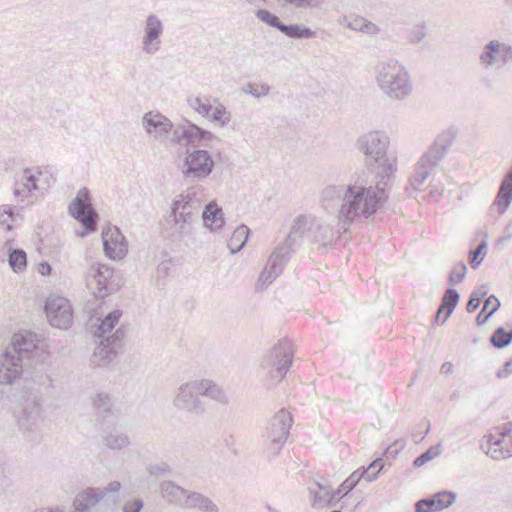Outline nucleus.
<instances>
[{
    "mask_svg": "<svg viewBox=\"0 0 512 512\" xmlns=\"http://www.w3.org/2000/svg\"><path fill=\"white\" fill-rule=\"evenodd\" d=\"M388 145L389 138L379 130L370 131L357 140V148L365 155L366 165L375 169V178H380L385 164H392L393 172L396 170L395 158L387 155Z\"/></svg>",
    "mask_w": 512,
    "mask_h": 512,
    "instance_id": "6",
    "label": "nucleus"
},
{
    "mask_svg": "<svg viewBox=\"0 0 512 512\" xmlns=\"http://www.w3.org/2000/svg\"><path fill=\"white\" fill-rule=\"evenodd\" d=\"M202 219L205 227L214 232H220L225 225L222 208L215 201L206 204L202 212Z\"/></svg>",
    "mask_w": 512,
    "mask_h": 512,
    "instance_id": "28",
    "label": "nucleus"
},
{
    "mask_svg": "<svg viewBox=\"0 0 512 512\" xmlns=\"http://www.w3.org/2000/svg\"><path fill=\"white\" fill-rule=\"evenodd\" d=\"M486 443L481 445L482 450L493 459L512 457V422L502 427H495L485 436Z\"/></svg>",
    "mask_w": 512,
    "mask_h": 512,
    "instance_id": "12",
    "label": "nucleus"
},
{
    "mask_svg": "<svg viewBox=\"0 0 512 512\" xmlns=\"http://www.w3.org/2000/svg\"><path fill=\"white\" fill-rule=\"evenodd\" d=\"M361 26L359 31L365 32L367 34H376L379 31V28L372 22H367L365 19H360Z\"/></svg>",
    "mask_w": 512,
    "mask_h": 512,
    "instance_id": "60",
    "label": "nucleus"
},
{
    "mask_svg": "<svg viewBox=\"0 0 512 512\" xmlns=\"http://www.w3.org/2000/svg\"><path fill=\"white\" fill-rule=\"evenodd\" d=\"M218 138L210 131L201 128L191 121L184 120L177 124L171 142L185 147L181 172L187 179H204L215 166L211 154L200 147H210Z\"/></svg>",
    "mask_w": 512,
    "mask_h": 512,
    "instance_id": "2",
    "label": "nucleus"
},
{
    "mask_svg": "<svg viewBox=\"0 0 512 512\" xmlns=\"http://www.w3.org/2000/svg\"><path fill=\"white\" fill-rule=\"evenodd\" d=\"M200 207L201 201L197 198L196 191L193 188L188 189L184 194H181L173 201L171 205V215L179 232H186L193 217L199 212Z\"/></svg>",
    "mask_w": 512,
    "mask_h": 512,
    "instance_id": "11",
    "label": "nucleus"
},
{
    "mask_svg": "<svg viewBox=\"0 0 512 512\" xmlns=\"http://www.w3.org/2000/svg\"><path fill=\"white\" fill-rule=\"evenodd\" d=\"M197 387L200 396L209 397L221 404H227L228 398L225 394V392L222 390L221 387L216 385L211 380L203 379L198 381L197 380Z\"/></svg>",
    "mask_w": 512,
    "mask_h": 512,
    "instance_id": "30",
    "label": "nucleus"
},
{
    "mask_svg": "<svg viewBox=\"0 0 512 512\" xmlns=\"http://www.w3.org/2000/svg\"><path fill=\"white\" fill-rule=\"evenodd\" d=\"M163 30V23L155 14L147 16L144 25V36L142 38V50L144 53L155 55L160 50V38Z\"/></svg>",
    "mask_w": 512,
    "mask_h": 512,
    "instance_id": "18",
    "label": "nucleus"
},
{
    "mask_svg": "<svg viewBox=\"0 0 512 512\" xmlns=\"http://www.w3.org/2000/svg\"><path fill=\"white\" fill-rule=\"evenodd\" d=\"M314 221L306 215H299L295 218L290 233L282 244L289 251L293 252L298 247L305 236L306 232L311 231Z\"/></svg>",
    "mask_w": 512,
    "mask_h": 512,
    "instance_id": "24",
    "label": "nucleus"
},
{
    "mask_svg": "<svg viewBox=\"0 0 512 512\" xmlns=\"http://www.w3.org/2000/svg\"><path fill=\"white\" fill-rule=\"evenodd\" d=\"M51 270L52 268L50 264L46 261L41 262L38 266V272L43 276L49 275L51 273Z\"/></svg>",
    "mask_w": 512,
    "mask_h": 512,
    "instance_id": "61",
    "label": "nucleus"
},
{
    "mask_svg": "<svg viewBox=\"0 0 512 512\" xmlns=\"http://www.w3.org/2000/svg\"><path fill=\"white\" fill-rule=\"evenodd\" d=\"M456 497V493L447 490H443L434 494L435 503L439 511L450 507L455 502Z\"/></svg>",
    "mask_w": 512,
    "mask_h": 512,
    "instance_id": "40",
    "label": "nucleus"
},
{
    "mask_svg": "<svg viewBox=\"0 0 512 512\" xmlns=\"http://www.w3.org/2000/svg\"><path fill=\"white\" fill-rule=\"evenodd\" d=\"M24 403L21 415L18 418L20 429L25 431L34 430L42 420L41 395L38 389L25 386Z\"/></svg>",
    "mask_w": 512,
    "mask_h": 512,
    "instance_id": "14",
    "label": "nucleus"
},
{
    "mask_svg": "<svg viewBox=\"0 0 512 512\" xmlns=\"http://www.w3.org/2000/svg\"><path fill=\"white\" fill-rule=\"evenodd\" d=\"M255 16L263 23L267 24L270 27L276 28L279 31H281V27H283L284 25V23L280 21L279 17L276 14L266 9L256 10Z\"/></svg>",
    "mask_w": 512,
    "mask_h": 512,
    "instance_id": "38",
    "label": "nucleus"
},
{
    "mask_svg": "<svg viewBox=\"0 0 512 512\" xmlns=\"http://www.w3.org/2000/svg\"><path fill=\"white\" fill-rule=\"evenodd\" d=\"M94 406L97 410L103 414V417H106L111 410L112 401L109 395L104 393H99L93 400Z\"/></svg>",
    "mask_w": 512,
    "mask_h": 512,
    "instance_id": "44",
    "label": "nucleus"
},
{
    "mask_svg": "<svg viewBox=\"0 0 512 512\" xmlns=\"http://www.w3.org/2000/svg\"><path fill=\"white\" fill-rule=\"evenodd\" d=\"M104 443L110 449L120 450L129 444V438L126 434L115 431L104 438Z\"/></svg>",
    "mask_w": 512,
    "mask_h": 512,
    "instance_id": "36",
    "label": "nucleus"
},
{
    "mask_svg": "<svg viewBox=\"0 0 512 512\" xmlns=\"http://www.w3.org/2000/svg\"><path fill=\"white\" fill-rule=\"evenodd\" d=\"M404 448V443L400 441H395L392 445L388 446L383 454V456L388 460L390 458H394L400 450Z\"/></svg>",
    "mask_w": 512,
    "mask_h": 512,
    "instance_id": "58",
    "label": "nucleus"
},
{
    "mask_svg": "<svg viewBox=\"0 0 512 512\" xmlns=\"http://www.w3.org/2000/svg\"><path fill=\"white\" fill-rule=\"evenodd\" d=\"M483 294H478V291H473L469 297L466 310L468 313L474 312L481 304Z\"/></svg>",
    "mask_w": 512,
    "mask_h": 512,
    "instance_id": "55",
    "label": "nucleus"
},
{
    "mask_svg": "<svg viewBox=\"0 0 512 512\" xmlns=\"http://www.w3.org/2000/svg\"><path fill=\"white\" fill-rule=\"evenodd\" d=\"M467 271V266L464 262L458 263L456 266H454L450 273H449V284L453 288V286L461 283L463 279L465 278Z\"/></svg>",
    "mask_w": 512,
    "mask_h": 512,
    "instance_id": "42",
    "label": "nucleus"
},
{
    "mask_svg": "<svg viewBox=\"0 0 512 512\" xmlns=\"http://www.w3.org/2000/svg\"><path fill=\"white\" fill-rule=\"evenodd\" d=\"M499 45H500V63H501V65H506V64L512 62V46L507 43L500 42V41H499Z\"/></svg>",
    "mask_w": 512,
    "mask_h": 512,
    "instance_id": "54",
    "label": "nucleus"
},
{
    "mask_svg": "<svg viewBox=\"0 0 512 512\" xmlns=\"http://www.w3.org/2000/svg\"><path fill=\"white\" fill-rule=\"evenodd\" d=\"M270 87L267 84H261L260 87H254L253 84L248 83L243 91L247 94L252 95L255 98L266 96L269 93Z\"/></svg>",
    "mask_w": 512,
    "mask_h": 512,
    "instance_id": "49",
    "label": "nucleus"
},
{
    "mask_svg": "<svg viewBox=\"0 0 512 512\" xmlns=\"http://www.w3.org/2000/svg\"><path fill=\"white\" fill-rule=\"evenodd\" d=\"M479 63L484 69L494 68L500 63L499 40H490L486 43L479 54Z\"/></svg>",
    "mask_w": 512,
    "mask_h": 512,
    "instance_id": "29",
    "label": "nucleus"
},
{
    "mask_svg": "<svg viewBox=\"0 0 512 512\" xmlns=\"http://www.w3.org/2000/svg\"><path fill=\"white\" fill-rule=\"evenodd\" d=\"M512 239V220L506 225L503 231V235L496 241V247L498 249H504L510 240Z\"/></svg>",
    "mask_w": 512,
    "mask_h": 512,
    "instance_id": "51",
    "label": "nucleus"
},
{
    "mask_svg": "<svg viewBox=\"0 0 512 512\" xmlns=\"http://www.w3.org/2000/svg\"><path fill=\"white\" fill-rule=\"evenodd\" d=\"M315 485L321 491H327V492L330 491L331 492L332 486L327 480H325L324 482L316 481Z\"/></svg>",
    "mask_w": 512,
    "mask_h": 512,
    "instance_id": "63",
    "label": "nucleus"
},
{
    "mask_svg": "<svg viewBox=\"0 0 512 512\" xmlns=\"http://www.w3.org/2000/svg\"><path fill=\"white\" fill-rule=\"evenodd\" d=\"M10 267L15 271L19 272L26 268L27 257L26 253L22 249H11L8 256Z\"/></svg>",
    "mask_w": 512,
    "mask_h": 512,
    "instance_id": "37",
    "label": "nucleus"
},
{
    "mask_svg": "<svg viewBox=\"0 0 512 512\" xmlns=\"http://www.w3.org/2000/svg\"><path fill=\"white\" fill-rule=\"evenodd\" d=\"M441 454L440 444L430 446L425 452L418 455V467L426 464L433 460L435 457Z\"/></svg>",
    "mask_w": 512,
    "mask_h": 512,
    "instance_id": "45",
    "label": "nucleus"
},
{
    "mask_svg": "<svg viewBox=\"0 0 512 512\" xmlns=\"http://www.w3.org/2000/svg\"><path fill=\"white\" fill-rule=\"evenodd\" d=\"M286 3L297 9H314L319 7L324 0H284Z\"/></svg>",
    "mask_w": 512,
    "mask_h": 512,
    "instance_id": "47",
    "label": "nucleus"
},
{
    "mask_svg": "<svg viewBox=\"0 0 512 512\" xmlns=\"http://www.w3.org/2000/svg\"><path fill=\"white\" fill-rule=\"evenodd\" d=\"M380 463L381 459H375L367 467H362L352 472L350 476L342 482L338 489H336V494L340 495V498H343L350 493L362 479L367 482L376 480L379 473L383 471V466H381L377 472H373L371 474L370 469L376 468Z\"/></svg>",
    "mask_w": 512,
    "mask_h": 512,
    "instance_id": "22",
    "label": "nucleus"
},
{
    "mask_svg": "<svg viewBox=\"0 0 512 512\" xmlns=\"http://www.w3.org/2000/svg\"><path fill=\"white\" fill-rule=\"evenodd\" d=\"M456 137V129L453 127L442 131L435 139L430 149L418 161V185L424 182L431 174V171L446 155L449 147Z\"/></svg>",
    "mask_w": 512,
    "mask_h": 512,
    "instance_id": "9",
    "label": "nucleus"
},
{
    "mask_svg": "<svg viewBox=\"0 0 512 512\" xmlns=\"http://www.w3.org/2000/svg\"><path fill=\"white\" fill-rule=\"evenodd\" d=\"M344 190L343 186H327L322 192V197L324 200H332L335 196L343 194Z\"/></svg>",
    "mask_w": 512,
    "mask_h": 512,
    "instance_id": "57",
    "label": "nucleus"
},
{
    "mask_svg": "<svg viewBox=\"0 0 512 512\" xmlns=\"http://www.w3.org/2000/svg\"><path fill=\"white\" fill-rule=\"evenodd\" d=\"M293 355L292 343L285 338L271 349L264 361V368L268 370L264 382L267 389H273L284 379L292 364Z\"/></svg>",
    "mask_w": 512,
    "mask_h": 512,
    "instance_id": "7",
    "label": "nucleus"
},
{
    "mask_svg": "<svg viewBox=\"0 0 512 512\" xmlns=\"http://www.w3.org/2000/svg\"><path fill=\"white\" fill-rule=\"evenodd\" d=\"M183 508L198 512L220 511L218 505L211 498L197 491H190L188 497L183 501Z\"/></svg>",
    "mask_w": 512,
    "mask_h": 512,
    "instance_id": "27",
    "label": "nucleus"
},
{
    "mask_svg": "<svg viewBox=\"0 0 512 512\" xmlns=\"http://www.w3.org/2000/svg\"><path fill=\"white\" fill-rule=\"evenodd\" d=\"M500 306V301H497V304H494L487 313H485L486 310L482 308V310L478 313L476 317V325H484L489 320V318L500 308Z\"/></svg>",
    "mask_w": 512,
    "mask_h": 512,
    "instance_id": "50",
    "label": "nucleus"
},
{
    "mask_svg": "<svg viewBox=\"0 0 512 512\" xmlns=\"http://www.w3.org/2000/svg\"><path fill=\"white\" fill-rule=\"evenodd\" d=\"M427 28H428V23L427 22H422L420 26H418V43L421 42L427 35Z\"/></svg>",
    "mask_w": 512,
    "mask_h": 512,
    "instance_id": "62",
    "label": "nucleus"
},
{
    "mask_svg": "<svg viewBox=\"0 0 512 512\" xmlns=\"http://www.w3.org/2000/svg\"><path fill=\"white\" fill-rule=\"evenodd\" d=\"M92 278L88 280V287L93 290L97 298H104L114 290L110 282L113 276V269L105 264H99L97 267H91Z\"/></svg>",
    "mask_w": 512,
    "mask_h": 512,
    "instance_id": "19",
    "label": "nucleus"
},
{
    "mask_svg": "<svg viewBox=\"0 0 512 512\" xmlns=\"http://www.w3.org/2000/svg\"><path fill=\"white\" fill-rule=\"evenodd\" d=\"M174 405L179 410H184L197 415L205 412V404L197 387V380L182 384L174 398Z\"/></svg>",
    "mask_w": 512,
    "mask_h": 512,
    "instance_id": "16",
    "label": "nucleus"
},
{
    "mask_svg": "<svg viewBox=\"0 0 512 512\" xmlns=\"http://www.w3.org/2000/svg\"><path fill=\"white\" fill-rule=\"evenodd\" d=\"M512 374V357L507 360L502 369L496 372V377L499 379L508 378Z\"/></svg>",
    "mask_w": 512,
    "mask_h": 512,
    "instance_id": "59",
    "label": "nucleus"
},
{
    "mask_svg": "<svg viewBox=\"0 0 512 512\" xmlns=\"http://www.w3.org/2000/svg\"><path fill=\"white\" fill-rule=\"evenodd\" d=\"M15 217V211L14 208L11 206H1L0 207V223L6 224L7 228L9 229L11 225L9 224V221H13Z\"/></svg>",
    "mask_w": 512,
    "mask_h": 512,
    "instance_id": "53",
    "label": "nucleus"
},
{
    "mask_svg": "<svg viewBox=\"0 0 512 512\" xmlns=\"http://www.w3.org/2000/svg\"><path fill=\"white\" fill-rule=\"evenodd\" d=\"M375 79L379 89L392 99H403L412 91V84L406 69L396 60L377 64Z\"/></svg>",
    "mask_w": 512,
    "mask_h": 512,
    "instance_id": "5",
    "label": "nucleus"
},
{
    "mask_svg": "<svg viewBox=\"0 0 512 512\" xmlns=\"http://www.w3.org/2000/svg\"><path fill=\"white\" fill-rule=\"evenodd\" d=\"M33 512H64V509L61 507H56V508L44 507V508L35 509Z\"/></svg>",
    "mask_w": 512,
    "mask_h": 512,
    "instance_id": "64",
    "label": "nucleus"
},
{
    "mask_svg": "<svg viewBox=\"0 0 512 512\" xmlns=\"http://www.w3.org/2000/svg\"><path fill=\"white\" fill-rule=\"evenodd\" d=\"M312 238L315 243L321 247L329 245L334 237L333 229L329 224L319 223L312 228Z\"/></svg>",
    "mask_w": 512,
    "mask_h": 512,
    "instance_id": "33",
    "label": "nucleus"
},
{
    "mask_svg": "<svg viewBox=\"0 0 512 512\" xmlns=\"http://www.w3.org/2000/svg\"><path fill=\"white\" fill-rule=\"evenodd\" d=\"M47 344L38 334L21 331L13 336L11 347L0 357V383L12 384L20 375L39 387H51L48 374L49 353Z\"/></svg>",
    "mask_w": 512,
    "mask_h": 512,
    "instance_id": "1",
    "label": "nucleus"
},
{
    "mask_svg": "<svg viewBox=\"0 0 512 512\" xmlns=\"http://www.w3.org/2000/svg\"><path fill=\"white\" fill-rule=\"evenodd\" d=\"M439 509L435 503L434 494L418 500V512H437Z\"/></svg>",
    "mask_w": 512,
    "mask_h": 512,
    "instance_id": "48",
    "label": "nucleus"
},
{
    "mask_svg": "<svg viewBox=\"0 0 512 512\" xmlns=\"http://www.w3.org/2000/svg\"><path fill=\"white\" fill-rule=\"evenodd\" d=\"M70 215L79 221L84 229L81 237L95 231L97 225V213L89 203V193L86 188L81 189L68 207Z\"/></svg>",
    "mask_w": 512,
    "mask_h": 512,
    "instance_id": "13",
    "label": "nucleus"
},
{
    "mask_svg": "<svg viewBox=\"0 0 512 512\" xmlns=\"http://www.w3.org/2000/svg\"><path fill=\"white\" fill-rule=\"evenodd\" d=\"M121 316V310H113L97 325L94 334L98 339V345L91 358L93 364L105 366L117 356L118 349L122 347L123 340L128 332V328L123 324L115 329Z\"/></svg>",
    "mask_w": 512,
    "mask_h": 512,
    "instance_id": "4",
    "label": "nucleus"
},
{
    "mask_svg": "<svg viewBox=\"0 0 512 512\" xmlns=\"http://www.w3.org/2000/svg\"><path fill=\"white\" fill-rule=\"evenodd\" d=\"M44 310L52 327L67 329L73 322V311L68 299L51 296L46 300Z\"/></svg>",
    "mask_w": 512,
    "mask_h": 512,
    "instance_id": "15",
    "label": "nucleus"
},
{
    "mask_svg": "<svg viewBox=\"0 0 512 512\" xmlns=\"http://www.w3.org/2000/svg\"><path fill=\"white\" fill-rule=\"evenodd\" d=\"M248 235L249 228L246 225L242 224L234 230L231 238L227 242L231 254H236L242 250L248 240Z\"/></svg>",
    "mask_w": 512,
    "mask_h": 512,
    "instance_id": "32",
    "label": "nucleus"
},
{
    "mask_svg": "<svg viewBox=\"0 0 512 512\" xmlns=\"http://www.w3.org/2000/svg\"><path fill=\"white\" fill-rule=\"evenodd\" d=\"M487 234H484L482 241L477 248L469 252V263L473 269H477L484 260L487 248Z\"/></svg>",
    "mask_w": 512,
    "mask_h": 512,
    "instance_id": "35",
    "label": "nucleus"
},
{
    "mask_svg": "<svg viewBox=\"0 0 512 512\" xmlns=\"http://www.w3.org/2000/svg\"><path fill=\"white\" fill-rule=\"evenodd\" d=\"M291 251L284 245H279L268 259L267 265L258 278V284H271L283 271L290 259Z\"/></svg>",
    "mask_w": 512,
    "mask_h": 512,
    "instance_id": "17",
    "label": "nucleus"
},
{
    "mask_svg": "<svg viewBox=\"0 0 512 512\" xmlns=\"http://www.w3.org/2000/svg\"><path fill=\"white\" fill-rule=\"evenodd\" d=\"M49 175L39 167L26 168L15 176V187L13 194L20 198L19 202L24 205L33 203L34 192L46 190L49 186Z\"/></svg>",
    "mask_w": 512,
    "mask_h": 512,
    "instance_id": "10",
    "label": "nucleus"
},
{
    "mask_svg": "<svg viewBox=\"0 0 512 512\" xmlns=\"http://www.w3.org/2000/svg\"><path fill=\"white\" fill-rule=\"evenodd\" d=\"M142 124L147 134L155 139L166 138L167 135L170 132L173 133L176 128L170 119L160 112L154 111H149L144 114Z\"/></svg>",
    "mask_w": 512,
    "mask_h": 512,
    "instance_id": "21",
    "label": "nucleus"
},
{
    "mask_svg": "<svg viewBox=\"0 0 512 512\" xmlns=\"http://www.w3.org/2000/svg\"><path fill=\"white\" fill-rule=\"evenodd\" d=\"M103 249L105 255L113 260L123 259L127 252V244L118 227L109 228L102 233Z\"/></svg>",
    "mask_w": 512,
    "mask_h": 512,
    "instance_id": "23",
    "label": "nucleus"
},
{
    "mask_svg": "<svg viewBox=\"0 0 512 512\" xmlns=\"http://www.w3.org/2000/svg\"><path fill=\"white\" fill-rule=\"evenodd\" d=\"M146 471L152 477H159L171 474L172 468L167 462L160 461L157 463L148 464L146 466Z\"/></svg>",
    "mask_w": 512,
    "mask_h": 512,
    "instance_id": "41",
    "label": "nucleus"
},
{
    "mask_svg": "<svg viewBox=\"0 0 512 512\" xmlns=\"http://www.w3.org/2000/svg\"><path fill=\"white\" fill-rule=\"evenodd\" d=\"M121 487L122 485L119 481H111L110 483H108L107 486L101 487V490L104 492V497L109 498V503L112 508L116 505L118 501V496H108V494L118 493Z\"/></svg>",
    "mask_w": 512,
    "mask_h": 512,
    "instance_id": "46",
    "label": "nucleus"
},
{
    "mask_svg": "<svg viewBox=\"0 0 512 512\" xmlns=\"http://www.w3.org/2000/svg\"><path fill=\"white\" fill-rule=\"evenodd\" d=\"M292 424L289 412L279 410L267 424L262 433L263 445L268 457L277 456L282 450Z\"/></svg>",
    "mask_w": 512,
    "mask_h": 512,
    "instance_id": "8",
    "label": "nucleus"
},
{
    "mask_svg": "<svg viewBox=\"0 0 512 512\" xmlns=\"http://www.w3.org/2000/svg\"><path fill=\"white\" fill-rule=\"evenodd\" d=\"M309 491L313 497V505L324 503L330 496L329 494L337 495L336 490H334L333 488H331V492L323 491V494H320L318 491L312 488H309Z\"/></svg>",
    "mask_w": 512,
    "mask_h": 512,
    "instance_id": "56",
    "label": "nucleus"
},
{
    "mask_svg": "<svg viewBox=\"0 0 512 512\" xmlns=\"http://www.w3.org/2000/svg\"><path fill=\"white\" fill-rule=\"evenodd\" d=\"M490 343L497 349L508 347L512 343V322H507L506 327H497L490 337Z\"/></svg>",
    "mask_w": 512,
    "mask_h": 512,
    "instance_id": "31",
    "label": "nucleus"
},
{
    "mask_svg": "<svg viewBox=\"0 0 512 512\" xmlns=\"http://www.w3.org/2000/svg\"><path fill=\"white\" fill-rule=\"evenodd\" d=\"M144 507V502L141 498H132L127 500L123 507V512H140Z\"/></svg>",
    "mask_w": 512,
    "mask_h": 512,
    "instance_id": "52",
    "label": "nucleus"
},
{
    "mask_svg": "<svg viewBox=\"0 0 512 512\" xmlns=\"http://www.w3.org/2000/svg\"><path fill=\"white\" fill-rule=\"evenodd\" d=\"M281 32L293 39L313 38L315 36L313 30L301 24H284L281 27Z\"/></svg>",
    "mask_w": 512,
    "mask_h": 512,
    "instance_id": "34",
    "label": "nucleus"
},
{
    "mask_svg": "<svg viewBox=\"0 0 512 512\" xmlns=\"http://www.w3.org/2000/svg\"><path fill=\"white\" fill-rule=\"evenodd\" d=\"M162 498L172 505L183 508V501L188 497L191 490H187L171 480H164L159 485Z\"/></svg>",
    "mask_w": 512,
    "mask_h": 512,
    "instance_id": "26",
    "label": "nucleus"
},
{
    "mask_svg": "<svg viewBox=\"0 0 512 512\" xmlns=\"http://www.w3.org/2000/svg\"><path fill=\"white\" fill-rule=\"evenodd\" d=\"M393 175V165L385 164L380 178H375V185L366 187L361 184H350L345 187L339 217L345 225L352 223L356 218H369L373 216L388 198L387 186Z\"/></svg>",
    "mask_w": 512,
    "mask_h": 512,
    "instance_id": "3",
    "label": "nucleus"
},
{
    "mask_svg": "<svg viewBox=\"0 0 512 512\" xmlns=\"http://www.w3.org/2000/svg\"><path fill=\"white\" fill-rule=\"evenodd\" d=\"M189 106L199 113L200 115L206 117L210 114V112L213 110L212 105L210 104L209 100L207 98H201V97H191L188 98Z\"/></svg>",
    "mask_w": 512,
    "mask_h": 512,
    "instance_id": "39",
    "label": "nucleus"
},
{
    "mask_svg": "<svg viewBox=\"0 0 512 512\" xmlns=\"http://www.w3.org/2000/svg\"><path fill=\"white\" fill-rule=\"evenodd\" d=\"M211 120L217 122L221 127L226 126L231 120V114L223 104H218L212 112Z\"/></svg>",
    "mask_w": 512,
    "mask_h": 512,
    "instance_id": "43",
    "label": "nucleus"
},
{
    "mask_svg": "<svg viewBox=\"0 0 512 512\" xmlns=\"http://www.w3.org/2000/svg\"><path fill=\"white\" fill-rule=\"evenodd\" d=\"M460 300V294L456 289L449 287L442 299L439 308L434 315V322L439 324L445 323L455 310Z\"/></svg>",
    "mask_w": 512,
    "mask_h": 512,
    "instance_id": "25",
    "label": "nucleus"
},
{
    "mask_svg": "<svg viewBox=\"0 0 512 512\" xmlns=\"http://www.w3.org/2000/svg\"><path fill=\"white\" fill-rule=\"evenodd\" d=\"M73 507L81 510L90 511L91 508L103 510H113L109 503V498L104 497L101 487H88L79 492L74 500Z\"/></svg>",
    "mask_w": 512,
    "mask_h": 512,
    "instance_id": "20",
    "label": "nucleus"
}]
</instances>
